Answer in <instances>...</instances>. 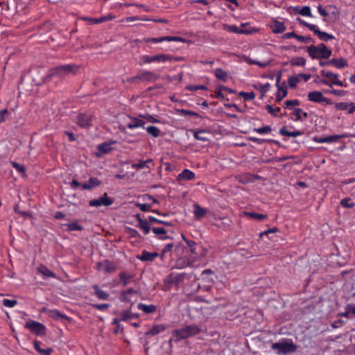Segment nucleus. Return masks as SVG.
Here are the masks:
<instances>
[{
  "instance_id": "obj_38",
  "label": "nucleus",
  "mask_w": 355,
  "mask_h": 355,
  "mask_svg": "<svg viewBox=\"0 0 355 355\" xmlns=\"http://www.w3.org/2000/svg\"><path fill=\"white\" fill-rule=\"evenodd\" d=\"M249 140L253 142H255L258 144H262L264 142H268V143H273L275 144H279V142L278 141L274 140V139H260L257 137H249Z\"/></svg>"
},
{
  "instance_id": "obj_23",
  "label": "nucleus",
  "mask_w": 355,
  "mask_h": 355,
  "mask_svg": "<svg viewBox=\"0 0 355 355\" xmlns=\"http://www.w3.org/2000/svg\"><path fill=\"white\" fill-rule=\"evenodd\" d=\"M279 134L284 136L296 137L297 136L302 135L303 134V132L300 130L290 132L288 131L286 126H284L279 130Z\"/></svg>"
},
{
  "instance_id": "obj_63",
  "label": "nucleus",
  "mask_w": 355,
  "mask_h": 355,
  "mask_svg": "<svg viewBox=\"0 0 355 355\" xmlns=\"http://www.w3.org/2000/svg\"><path fill=\"white\" fill-rule=\"evenodd\" d=\"M321 76L322 77H325V78H334V79H336L338 78V74L336 73H334L331 71H324V70H322L321 71Z\"/></svg>"
},
{
  "instance_id": "obj_53",
  "label": "nucleus",
  "mask_w": 355,
  "mask_h": 355,
  "mask_svg": "<svg viewBox=\"0 0 355 355\" xmlns=\"http://www.w3.org/2000/svg\"><path fill=\"white\" fill-rule=\"evenodd\" d=\"M253 131L260 134H266L272 131V128L270 125H265L259 128H254Z\"/></svg>"
},
{
  "instance_id": "obj_34",
  "label": "nucleus",
  "mask_w": 355,
  "mask_h": 355,
  "mask_svg": "<svg viewBox=\"0 0 355 355\" xmlns=\"http://www.w3.org/2000/svg\"><path fill=\"white\" fill-rule=\"evenodd\" d=\"M49 315L55 319V320H58L60 318H63V319H65V320H69V318L68 316H67L66 315L64 314H62L61 313L58 309H53V310H51L49 311Z\"/></svg>"
},
{
  "instance_id": "obj_58",
  "label": "nucleus",
  "mask_w": 355,
  "mask_h": 355,
  "mask_svg": "<svg viewBox=\"0 0 355 355\" xmlns=\"http://www.w3.org/2000/svg\"><path fill=\"white\" fill-rule=\"evenodd\" d=\"M285 108H291L292 106H297L300 105V101L297 99L286 100L284 103Z\"/></svg>"
},
{
  "instance_id": "obj_6",
  "label": "nucleus",
  "mask_w": 355,
  "mask_h": 355,
  "mask_svg": "<svg viewBox=\"0 0 355 355\" xmlns=\"http://www.w3.org/2000/svg\"><path fill=\"white\" fill-rule=\"evenodd\" d=\"M25 327L30 329V331L37 336H44L46 334V327L42 324L33 320L28 321Z\"/></svg>"
},
{
  "instance_id": "obj_60",
  "label": "nucleus",
  "mask_w": 355,
  "mask_h": 355,
  "mask_svg": "<svg viewBox=\"0 0 355 355\" xmlns=\"http://www.w3.org/2000/svg\"><path fill=\"white\" fill-rule=\"evenodd\" d=\"M266 107L268 113L272 114L273 116H277V113L281 110L280 107H277L276 108H273L270 105H267Z\"/></svg>"
},
{
  "instance_id": "obj_9",
  "label": "nucleus",
  "mask_w": 355,
  "mask_h": 355,
  "mask_svg": "<svg viewBox=\"0 0 355 355\" xmlns=\"http://www.w3.org/2000/svg\"><path fill=\"white\" fill-rule=\"evenodd\" d=\"M270 27L274 33H282L286 30L284 23L277 19H272Z\"/></svg>"
},
{
  "instance_id": "obj_22",
  "label": "nucleus",
  "mask_w": 355,
  "mask_h": 355,
  "mask_svg": "<svg viewBox=\"0 0 355 355\" xmlns=\"http://www.w3.org/2000/svg\"><path fill=\"white\" fill-rule=\"evenodd\" d=\"M314 34L317 35L321 41L323 42H327L329 40H333L335 38L333 35L320 31L318 27L317 28Z\"/></svg>"
},
{
  "instance_id": "obj_44",
  "label": "nucleus",
  "mask_w": 355,
  "mask_h": 355,
  "mask_svg": "<svg viewBox=\"0 0 355 355\" xmlns=\"http://www.w3.org/2000/svg\"><path fill=\"white\" fill-rule=\"evenodd\" d=\"M288 92L286 87L282 88L281 90H278L276 92L275 101L279 103L284 97L286 96Z\"/></svg>"
},
{
  "instance_id": "obj_24",
  "label": "nucleus",
  "mask_w": 355,
  "mask_h": 355,
  "mask_svg": "<svg viewBox=\"0 0 355 355\" xmlns=\"http://www.w3.org/2000/svg\"><path fill=\"white\" fill-rule=\"evenodd\" d=\"M150 220H141L140 223H137L136 227L141 230L145 235L148 234L150 230Z\"/></svg>"
},
{
  "instance_id": "obj_31",
  "label": "nucleus",
  "mask_w": 355,
  "mask_h": 355,
  "mask_svg": "<svg viewBox=\"0 0 355 355\" xmlns=\"http://www.w3.org/2000/svg\"><path fill=\"white\" fill-rule=\"evenodd\" d=\"M245 26V25L244 24H242L241 27H238V26H230V28H229V30L230 31H232V32H234V33H239V34L251 33H252L251 31H249L248 29L243 28V27Z\"/></svg>"
},
{
  "instance_id": "obj_21",
  "label": "nucleus",
  "mask_w": 355,
  "mask_h": 355,
  "mask_svg": "<svg viewBox=\"0 0 355 355\" xmlns=\"http://www.w3.org/2000/svg\"><path fill=\"white\" fill-rule=\"evenodd\" d=\"M329 63L338 69H342L348 65L347 60L343 58H340V59H331L329 60Z\"/></svg>"
},
{
  "instance_id": "obj_49",
  "label": "nucleus",
  "mask_w": 355,
  "mask_h": 355,
  "mask_svg": "<svg viewBox=\"0 0 355 355\" xmlns=\"http://www.w3.org/2000/svg\"><path fill=\"white\" fill-rule=\"evenodd\" d=\"M153 62H166L168 61V59H171L169 57V55L166 54H159V55H155L153 56Z\"/></svg>"
},
{
  "instance_id": "obj_39",
  "label": "nucleus",
  "mask_w": 355,
  "mask_h": 355,
  "mask_svg": "<svg viewBox=\"0 0 355 355\" xmlns=\"http://www.w3.org/2000/svg\"><path fill=\"white\" fill-rule=\"evenodd\" d=\"M306 59L302 57H297L292 58L290 60V63L292 66H301L303 67L306 64Z\"/></svg>"
},
{
  "instance_id": "obj_55",
  "label": "nucleus",
  "mask_w": 355,
  "mask_h": 355,
  "mask_svg": "<svg viewBox=\"0 0 355 355\" xmlns=\"http://www.w3.org/2000/svg\"><path fill=\"white\" fill-rule=\"evenodd\" d=\"M180 276H182V282L185 280V279H193V281H196L198 279V277L196 276V274H194L193 272H190V273H186V272H183V273H180Z\"/></svg>"
},
{
  "instance_id": "obj_2",
  "label": "nucleus",
  "mask_w": 355,
  "mask_h": 355,
  "mask_svg": "<svg viewBox=\"0 0 355 355\" xmlns=\"http://www.w3.org/2000/svg\"><path fill=\"white\" fill-rule=\"evenodd\" d=\"M200 329L196 325H188L185 327L175 329L173 332V337L169 340V344L171 345L172 341L175 343L179 342L180 340L187 338L190 336H195L199 334Z\"/></svg>"
},
{
  "instance_id": "obj_47",
  "label": "nucleus",
  "mask_w": 355,
  "mask_h": 355,
  "mask_svg": "<svg viewBox=\"0 0 355 355\" xmlns=\"http://www.w3.org/2000/svg\"><path fill=\"white\" fill-rule=\"evenodd\" d=\"M153 160L151 159H148L146 161H140L139 163L132 164V167L137 169H141L144 167H148L146 165L148 163H151Z\"/></svg>"
},
{
  "instance_id": "obj_29",
  "label": "nucleus",
  "mask_w": 355,
  "mask_h": 355,
  "mask_svg": "<svg viewBox=\"0 0 355 355\" xmlns=\"http://www.w3.org/2000/svg\"><path fill=\"white\" fill-rule=\"evenodd\" d=\"M63 226L66 227V231L71 232L75 230L81 231L83 230L82 225H79L77 221H73L71 223L64 224Z\"/></svg>"
},
{
  "instance_id": "obj_52",
  "label": "nucleus",
  "mask_w": 355,
  "mask_h": 355,
  "mask_svg": "<svg viewBox=\"0 0 355 355\" xmlns=\"http://www.w3.org/2000/svg\"><path fill=\"white\" fill-rule=\"evenodd\" d=\"M297 21H299L300 24L303 25L304 26L308 28L310 31H311L313 33L316 31L318 26L314 24H309L308 22L304 21V20H302L300 17L297 19Z\"/></svg>"
},
{
  "instance_id": "obj_64",
  "label": "nucleus",
  "mask_w": 355,
  "mask_h": 355,
  "mask_svg": "<svg viewBox=\"0 0 355 355\" xmlns=\"http://www.w3.org/2000/svg\"><path fill=\"white\" fill-rule=\"evenodd\" d=\"M2 304L4 306L6 307H13L17 304V301L15 300L4 299L2 302Z\"/></svg>"
},
{
  "instance_id": "obj_43",
  "label": "nucleus",
  "mask_w": 355,
  "mask_h": 355,
  "mask_svg": "<svg viewBox=\"0 0 355 355\" xmlns=\"http://www.w3.org/2000/svg\"><path fill=\"white\" fill-rule=\"evenodd\" d=\"M121 320L126 321L128 320L134 319L138 317V314L131 313L130 311H125L121 313Z\"/></svg>"
},
{
  "instance_id": "obj_16",
  "label": "nucleus",
  "mask_w": 355,
  "mask_h": 355,
  "mask_svg": "<svg viewBox=\"0 0 355 355\" xmlns=\"http://www.w3.org/2000/svg\"><path fill=\"white\" fill-rule=\"evenodd\" d=\"M165 329L166 327L163 324H155L149 331H146L145 334L147 336H153L163 332Z\"/></svg>"
},
{
  "instance_id": "obj_46",
  "label": "nucleus",
  "mask_w": 355,
  "mask_h": 355,
  "mask_svg": "<svg viewBox=\"0 0 355 355\" xmlns=\"http://www.w3.org/2000/svg\"><path fill=\"white\" fill-rule=\"evenodd\" d=\"M178 112L184 116H195V117H198V118H202L201 116L198 113L195 112L191 110L181 109V110H178Z\"/></svg>"
},
{
  "instance_id": "obj_13",
  "label": "nucleus",
  "mask_w": 355,
  "mask_h": 355,
  "mask_svg": "<svg viewBox=\"0 0 355 355\" xmlns=\"http://www.w3.org/2000/svg\"><path fill=\"white\" fill-rule=\"evenodd\" d=\"M340 137H341V136H340V135H330V136L324 137H314L313 140L315 142L319 143V144L332 143V142L337 141Z\"/></svg>"
},
{
  "instance_id": "obj_40",
  "label": "nucleus",
  "mask_w": 355,
  "mask_h": 355,
  "mask_svg": "<svg viewBox=\"0 0 355 355\" xmlns=\"http://www.w3.org/2000/svg\"><path fill=\"white\" fill-rule=\"evenodd\" d=\"M147 132L153 137H158L161 135L160 130L153 125L148 126L146 128Z\"/></svg>"
},
{
  "instance_id": "obj_11",
  "label": "nucleus",
  "mask_w": 355,
  "mask_h": 355,
  "mask_svg": "<svg viewBox=\"0 0 355 355\" xmlns=\"http://www.w3.org/2000/svg\"><path fill=\"white\" fill-rule=\"evenodd\" d=\"M182 276H180V274L175 275L171 273L164 279V284L166 286H171L172 284L178 285L182 283Z\"/></svg>"
},
{
  "instance_id": "obj_32",
  "label": "nucleus",
  "mask_w": 355,
  "mask_h": 355,
  "mask_svg": "<svg viewBox=\"0 0 355 355\" xmlns=\"http://www.w3.org/2000/svg\"><path fill=\"white\" fill-rule=\"evenodd\" d=\"M215 76L217 79L220 80L223 82H226L228 78V74L226 71H223L220 68H217L214 72Z\"/></svg>"
},
{
  "instance_id": "obj_36",
  "label": "nucleus",
  "mask_w": 355,
  "mask_h": 355,
  "mask_svg": "<svg viewBox=\"0 0 355 355\" xmlns=\"http://www.w3.org/2000/svg\"><path fill=\"white\" fill-rule=\"evenodd\" d=\"M191 265V263L187 258H180L176 261L175 267L180 269V268H184L187 266H189Z\"/></svg>"
},
{
  "instance_id": "obj_61",
  "label": "nucleus",
  "mask_w": 355,
  "mask_h": 355,
  "mask_svg": "<svg viewBox=\"0 0 355 355\" xmlns=\"http://www.w3.org/2000/svg\"><path fill=\"white\" fill-rule=\"evenodd\" d=\"M297 40L299 42H303L305 44H308L310 42H313V43L315 42L314 40H313V38H311L310 36H302V35H298Z\"/></svg>"
},
{
  "instance_id": "obj_27",
  "label": "nucleus",
  "mask_w": 355,
  "mask_h": 355,
  "mask_svg": "<svg viewBox=\"0 0 355 355\" xmlns=\"http://www.w3.org/2000/svg\"><path fill=\"white\" fill-rule=\"evenodd\" d=\"M119 279H121L123 286H126L130 282V280L133 278V275L127 273L125 272H121L119 275Z\"/></svg>"
},
{
  "instance_id": "obj_42",
  "label": "nucleus",
  "mask_w": 355,
  "mask_h": 355,
  "mask_svg": "<svg viewBox=\"0 0 355 355\" xmlns=\"http://www.w3.org/2000/svg\"><path fill=\"white\" fill-rule=\"evenodd\" d=\"M254 87L259 91L261 94V98H263L265 94L270 89V83H266L264 85L260 84L259 85H254Z\"/></svg>"
},
{
  "instance_id": "obj_5",
  "label": "nucleus",
  "mask_w": 355,
  "mask_h": 355,
  "mask_svg": "<svg viewBox=\"0 0 355 355\" xmlns=\"http://www.w3.org/2000/svg\"><path fill=\"white\" fill-rule=\"evenodd\" d=\"M271 347L276 350L278 354H287L293 353L297 350V346L292 341L290 343H275L272 345Z\"/></svg>"
},
{
  "instance_id": "obj_14",
  "label": "nucleus",
  "mask_w": 355,
  "mask_h": 355,
  "mask_svg": "<svg viewBox=\"0 0 355 355\" xmlns=\"http://www.w3.org/2000/svg\"><path fill=\"white\" fill-rule=\"evenodd\" d=\"M99 266L107 273L114 272L116 270V264L109 260H105L99 263Z\"/></svg>"
},
{
  "instance_id": "obj_28",
  "label": "nucleus",
  "mask_w": 355,
  "mask_h": 355,
  "mask_svg": "<svg viewBox=\"0 0 355 355\" xmlns=\"http://www.w3.org/2000/svg\"><path fill=\"white\" fill-rule=\"evenodd\" d=\"M139 310L143 311L145 313H153L156 311V306L153 304L146 305L139 303L137 306Z\"/></svg>"
},
{
  "instance_id": "obj_17",
  "label": "nucleus",
  "mask_w": 355,
  "mask_h": 355,
  "mask_svg": "<svg viewBox=\"0 0 355 355\" xmlns=\"http://www.w3.org/2000/svg\"><path fill=\"white\" fill-rule=\"evenodd\" d=\"M193 208H194V211H193L194 218L196 220L201 219L207 214V210L206 209L200 207L198 204H194Z\"/></svg>"
},
{
  "instance_id": "obj_18",
  "label": "nucleus",
  "mask_w": 355,
  "mask_h": 355,
  "mask_svg": "<svg viewBox=\"0 0 355 355\" xmlns=\"http://www.w3.org/2000/svg\"><path fill=\"white\" fill-rule=\"evenodd\" d=\"M195 174L193 172L189 169H184L181 173H180L177 177L178 181L182 180H191L194 179Z\"/></svg>"
},
{
  "instance_id": "obj_30",
  "label": "nucleus",
  "mask_w": 355,
  "mask_h": 355,
  "mask_svg": "<svg viewBox=\"0 0 355 355\" xmlns=\"http://www.w3.org/2000/svg\"><path fill=\"white\" fill-rule=\"evenodd\" d=\"M245 216L252 218L253 219L262 221L268 218V216L263 214L254 213V212H248L245 211L243 213Z\"/></svg>"
},
{
  "instance_id": "obj_7",
  "label": "nucleus",
  "mask_w": 355,
  "mask_h": 355,
  "mask_svg": "<svg viewBox=\"0 0 355 355\" xmlns=\"http://www.w3.org/2000/svg\"><path fill=\"white\" fill-rule=\"evenodd\" d=\"M114 202V200L107 196L106 193H103V196L99 197L97 199H93L89 202V205L91 207H100V206H106L108 207L112 205Z\"/></svg>"
},
{
  "instance_id": "obj_56",
  "label": "nucleus",
  "mask_w": 355,
  "mask_h": 355,
  "mask_svg": "<svg viewBox=\"0 0 355 355\" xmlns=\"http://www.w3.org/2000/svg\"><path fill=\"white\" fill-rule=\"evenodd\" d=\"M300 82L298 76H291L288 78V83L291 88H295L297 84Z\"/></svg>"
},
{
  "instance_id": "obj_8",
  "label": "nucleus",
  "mask_w": 355,
  "mask_h": 355,
  "mask_svg": "<svg viewBox=\"0 0 355 355\" xmlns=\"http://www.w3.org/2000/svg\"><path fill=\"white\" fill-rule=\"evenodd\" d=\"M92 118L90 114L80 113L76 116V123L81 128H87L92 125Z\"/></svg>"
},
{
  "instance_id": "obj_19",
  "label": "nucleus",
  "mask_w": 355,
  "mask_h": 355,
  "mask_svg": "<svg viewBox=\"0 0 355 355\" xmlns=\"http://www.w3.org/2000/svg\"><path fill=\"white\" fill-rule=\"evenodd\" d=\"M145 125V122L141 119L136 117H131L130 121L127 124V127L130 129H134L139 127H142L144 128Z\"/></svg>"
},
{
  "instance_id": "obj_41",
  "label": "nucleus",
  "mask_w": 355,
  "mask_h": 355,
  "mask_svg": "<svg viewBox=\"0 0 355 355\" xmlns=\"http://www.w3.org/2000/svg\"><path fill=\"white\" fill-rule=\"evenodd\" d=\"M340 205L345 208H353L355 206V203L352 202L351 197L343 198L340 200Z\"/></svg>"
},
{
  "instance_id": "obj_48",
  "label": "nucleus",
  "mask_w": 355,
  "mask_h": 355,
  "mask_svg": "<svg viewBox=\"0 0 355 355\" xmlns=\"http://www.w3.org/2000/svg\"><path fill=\"white\" fill-rule=\"evenodd\" d=\"M239 96L244 98L245 101H252L255 98V94L253 92H240Z\"/></svg>"
},
{
  "instance_id": "obj_50",
  "label": "nucleus",
  "mask_w": 355,
  "mask_h": 355,
  "mask_svg": "<svg viewBox=\"0 0 355 355\" xmlns=\"http://www.w3.org/2000/svg\"><path fill=\"white\" fill-rule=\"evenodd\" d=\"M148 218H149L150 223H151V225L155 223H158V224H163L166 226L172 225V223L171 222L162 220L157 219L152 216H150Z\"/></svg>"
},
{
  "instance_id": "obj_12",
  "label": "nucleus",
  "mask_w": 355,
  "mask_h": 355,
  "mask_svg": "<svg viewBox=\"0 0 355 355\" xmlns=\"http://www.w3.org/2000/svg\"><path fill=\"white\" fill-rule=\"evenodd\" d=\"M308 100L313 103H322L324 97L321 92L313 91L308 93Z\"/></svg>"
},
{
  "instance_id": "obj_3",
  "label": "nucleus",
  "mask_w": 355,
  "mask_h": 355,
  "mask_svg": "<svg viewBox=\"0 0 355 355\" xmlns=\"http://www.w3.org/2000/svg\"><path fill=\"white\" fill-rule=\"evenodd\" d=\"M78 69V67L73 64L60 65L51 69L48 76L50 78L53 76L63 77L69 73H75Z\"/></svg>"
},
{
  "instance_id": "obj_20",
  "label": "nucleus",
  "mask_w": 355,
  "mask_h": 355,
  "mask_svg": "<svg viewBox=\"0 0 355 355\" xmlns=\"http://www.w3.org/2000/svg\"><path fill=\"white\" fill-rule=\"evenodd\" d=\"M92 288L94 291V294L97 296L99 300H108L110 295L101 290L97 284L93 285Z\"/></svg>"
},
{
  "instance_id": "obj_1",
  "label": "nucleus",
  "mask_w": 355,
  "mask_h": 355,
  "mask_svg": "<svg viewBox=\"0 0 355 355\" xmlns=\"http://www.w3.org/2000/svg\"><path fill=\"white\" fill-rule=\"evenodd\" d=\"M306 51L312 59H328L332 54V51L324 43L316 46L311 45L306 47Z\"/></svg>"
},
{
  "instance_id": "obj_45",
  "label": "nucleus",
  "mask_w": 355,
  "mask_h": 355,
  "mask_svg": "<svg viewBox=\"0 0 355 355\" xmlns=\"http://www.w3.org/2000/svg\"><path fill=\"white\" fill-rule=\"evenodd\" d=\"M206 133L205 130H200L198 131L193 132V137L196 139L206 141L208 140V139L205 137L203 135Z\"/></svg>"
},
{
  "instance_id": "obj_59",
  "label": "nucleus",
  "mask_w": 355,
  "mask_h": 355,
  "mask_svg": "<svg viewBox=\"0 0 355 355\" xmlns=\"http://www.w3.org/2000/svg\"><path fill=\"white\" fill-rule=\"evenodd\" d=\"M11 164L13 168H15L18 172L21 173L23 176H25V167L17 162H12Z\"/></svg>"
},
{
  "instance_id": "obj_57",
  "label": "nucleus",
  "mask_w": 355,
  "mask_h": 355,
  "mask_svg": "<svg viewBox=\"0 0 355 355\" xmlns=\"http://www.w3.org/2000/svg\"><path fill=\"white\" fill-rule=\"evenodd\" d=\"M126 232L129 234V236L132 238H141L140 234L135 229L131 227H126Z\"/></svg>"
},
{
  "instance_id": "obj_37",
  "label": "nucleus",
  "mask_w": 355,
  "mask_h": 355,
  "mask_svg": "<svg viewBox=\"0 0 355 355\" xmlns=\"http://www.w3.org/2000/svg\"><path fill=\"white\" fill-rule=\"evenodd\" d=\"M294 10L302 16L312 17L311 8L309 6H303L301 9L295 7Z\"/></svg>"
},
{
  "instance_id": "obj_35",
  "label": "nucleus",
  "mask_w": 355,
  "mask_h": 355,
  "mask_svg": "<svg viewBox=\"0 0 355 355\" xmlns=\"http://www.w3.org/2000/svg\"><path fill=\"white\" fill-rule=\"evenodd\" d=\"M38 271L41 274H42L44 276L46 277H55V274L52 272L51 270H49L47 267L45 266H41L38 268Z\"/></svg>"
},
{
  "instance_id": "obj_51",
  "label": "nucleus",
  "mask_w": 355,
  "mask_h": 355,
  "mask_svg": "<svg viewBox=\"0 0 355 355\" xmlns=\"http://www.w3.org/2000/svg\"><path fill=\"white\" fill-rule=\"evenodd\" d=\"M297 21H299L300 24L303 25L304 26L308 28L310 31H311L313 33L316 31L318 26L314 24H309L308 22L304 21V20H302L300 17L297 19Z\"/></svg>"
},
{
  "instance_id": "obj_10",
  "label": "nucleus",
  "mask_w": 355,
  "mask_h": 355,
  "mask_svg": "<svg viewBox=\"0 0 355 355\" xmlns=\"http://www.w3.org/2000/svg\"><path fill=\"white\" fill-rule=\"evenodd\" d=\"M164 41L171 42V41H184V39L180 37H174V36H165L161 37H150L146 39L147 42H153L158 43L162 42Z\"/></svg>"
},
{
  "instance_id": "obj_62",
  "label": "nucleus",
  "mask_w": 355,
  "mask_h": 355,
  "mask_svg": "<svg viewBox=\"0 0 355 355\" xmlns=\"http://www.w3.org/2000/svg\"><path fill=\"white\" fill-rule=\"evenodd\" d=\"M349 106L350 105L348 103L345 102L337 103L335 104L336 109L338 110H346Z\"/></svg>"
},
{
  "instance_id": "obj_26",
  "label": "nucleus",
  "mask_w": 355,
  "mask_h": 355,
  "mask_svg": "<svg viewBox=\"0 0 355 355\" xmlns=\"http://www.w3.org/2000/svg\"><path fill=\"white\" fill-rule=\"evenodd\" d=\"M116 141H112L110 143L104 142L101 144H99L97 147L98 150L103 154L108 153L112 150V147L110 146L111 144H116Z\"/></svg>"
},
{
  "instance_id": "obj_25",
  "label": "nucleus",
  "mask_w": 355,
  "mask_h": 355,
  "mask_svg": "<svg viewBox=\"0 0 355 355\" xmlns=\"http://www.w3.org/2000/svg\"><path fill=\"white\" fill-rule=\"evenodd\" d=\"M293 114L295 116L294 121H303V118L306 119L308 117V113L304 112L300 108H295L293 111Z\"/></svg>"
},
{
  "instance_id": "obj_33",
  "label": "nucleus",
  "mask_w": 355,
  "mask_h": 355,
  "mask_svg": "<svg viewBox=\"0 0 355 355\" xmlns=\"http://www.w3.org/2000/svg\"><path fill=\"white\" fill-rule=\"evenodd\" d=\"M152 232L156 235H162L159 236L160 239L164 240L171 239V237L165 235L166 234V230L164 227H153Z\"/></svg>"
},
{
  "instance_id": "obj_54",
  "label": "nucleus",
  "mask_w": 355,
  "mask_h": 355,
  "mask_svg": "<svg viewBox=\"0 0 355 355\" xmlns=\"http://www.w3.org/2000/svg\"><path fill=\"white\" fill-rule=\"evenodd\" d=\"M185 243L189 247L191 253L196 255L197 254L196 243L194 241H191V240H189V239H185Z\"/></svg>"
},
{
  "instance_id": "obj_4",
  "label": "nucleus",
  "mask_w": 355,
  "mask_h": 355,
  "mask_svg": "<svg viewBox=\"0 0 355 355\" xmlns=\"http://www.w3.org/2000/svg\"><path fill=\"white\" fill-rule=\"evenodd\" d=\"M160 76L153 71H146L138 73L135 76L128 78L127 81L131 83H137L139 80L153 82L159 79Z\"/></svg>"
},
{
  "instance_id": "obj_15",
  "label": "nucleus",
  "mask_w": 355,
  "mask_h": 355,
  "mask_svg": "<svg viewBox=\"0 0 355 355\" xmlns=\"http://www.w3.org/2000/svg\"><path fill=\"white\" fill-rule=\"evenodd\" d=\"M158 255L157 252H149L146 250H143L141 255L137 256V259L142 261H153Z\"/></svg>"
}]
</instances>
